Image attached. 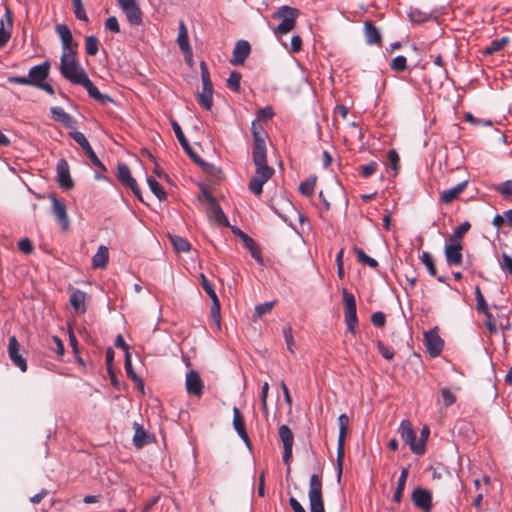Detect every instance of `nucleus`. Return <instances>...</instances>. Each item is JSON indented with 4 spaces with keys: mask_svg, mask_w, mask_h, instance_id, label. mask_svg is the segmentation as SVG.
Listing matches in <instances>:
<instances>
[{
    "mask_svg": "<svg viewBox=\"0 0 512 512\" xmlns=\"http://www.w3.org/2000/svg\"><path fill=\"white\" fill-rule=\"evenodd\" d=\"M253 162L256 166V172L250 180L249 190L259 196L263 192V185L266 183L273 174V169L267 165L266 155H263L262 161H256L253 156Z\"/></svg>",
    "mask_w": 512,
    "mask_h": 512,
    "instance_id": "obj_1",
    "label": "nucleus"
},
{
    "mask_svg": "<svg viewBox=\"0 0 512 512\" xmlns=\"http://www.w3.org/2000/svg\"><path fill=\"white\" fill-rule=\"evenodd\" d=\"M60 72L73 84H79L87 76L85 70L78 66L76 55H61Z\"/></svg>",
    "mask_w": 512,
    "mask_h": 512,
    "instance_id": "obj_2",
    "label": "nucleus"
},
{
    "mask_svg": "<svg viewBox=\"0 0 512 512\" xmlns=\"http://www.w3.org/2000/svg\"><path fill=\"white\" fill-rule=\"evenodd\" d=\"M401 439L409 445L411 451L417 455H422L425 451V439L416 440V434L412 424L408 420H402L399 427Z\"/></svg>",
    "mask_w": 512,
    "mask_h": 512,
    "instance_id": "obj_3",
    "label": "nucleus"
},
{
    "mask_svg": "<svg viewBox=\"0 0 512 512\" xmlns=\"http://www.w3.org/2000/svg\"><path fill=\"white\" fill-rule=\"evenodd\" d=\"M172 127H173V131L178 139V141L180 142L181 146L183 147V149L185 150V152L199 165L201 166H208L209 169H206V171L210 172L211 174L213 175H217V174H220L221 171L220 169H217L216 167L212 166V165H208L206 164L204 161H202L199 156L194 152V150L192 149V147L190 146L189 144V141L186 139L183 131H182V128L181 126L179 125V123L177 121H173L172 122Z\"/></svg>",
    "mask_w": 512,
    "mask_h": 512,
    "instance_id": "obj_4",
    "label": "nucleus"
},
{
    "mask_svg": "<svg viewBox=\"0 0 512 512\" xmlns=\"http://www.w3.org/2000/svg\"><path fill=\"white\" fill-rule=\"evenodd\" d=\"M345 322L348 327V331L352 334L356 333L358 327V318L356 313V300L353 294L349 293L346 289L342 291Z\"/></svg>",
    "mask_w": 512,
    "mask_h": 512,
    "instance_id": "obj_5",
    "label": "nucleus"
},
{
    "mask_svg": "<svg viewBox=\"0 0 512 512\" xmlns=\"http://www.w3.org/2000/svg\"><path fill=\"white\" fill-rule=\"evenodd\" d=\"M310 512H325L322 497V483L318 475L313 474L309 483Z\"/></svg>",
    "mask_w": 512,
    "mask_h": 512,
    "instance_id": "obj_6",
    "label": "nucleus"
},
{
    "mask_svg": "<svg viewBox=\"0 0 512 512\" xmlns=\"http://www.w3.org/2000/svg\"><path fill=\"white\" fill-rule=\"evenodd\" d=\"M349 417L346 414H341L338 417L339 435L337 441V467L338 477L340 478L343 468V460L345 455V439L349 428Z\"/></svg>",
    "mask_w": 512,
    "mask_h": 512,
    "instance_id": "obj_7",
    "label": "nucleus"
},
{
    "mask_svg": "<svg viewBox=\"0 0 512 512\" xmlns=\"http://www.w3.org/2000/svg\"><path fill=\"white\" fill-rule=\"evenodd\" d=\"M55 31L62 42V55H76L78 44L74 42L70 28L66 24H57Z\"/></svg>",
    "mask_w": 512,
    "mask_h": 512,
    "instance_id": "obj_8",
    "label": "nucleus"
},
{
    "mask_svg": "<svg viewBox=\"0 0 512 512\" xmlns=\"http://www.w3.org/2000/svg\"><path fill=\"white\" fill-rule=\"evenodd\" d=\"M251 130L254 138L253 156H255L256 161L260 162L263 159V155H266L265 138L267 134L258 123V120L252 122Z\"/></svg>",
    "mask_w": 512,
    "mask_h": 512,
    "instance_id": "obj_9",
    "label": "nucleus"
},
{
    "mask_svg": "<svg viewBox=\"0 0 512 512\" xmlns=\"http://www.w3.org/2000/svg\"><path fill=\"white\" fill-rule=\"evenodd\" d=\"M463 243L448 240L444 247L446 262L449 266H460L463 263Z\"/></svg>",
    "mask_w": 512,
    "mask_h": 512,
    "instance_id": "obj_10",
    "label": "nucleus"
},
{
    "mask_svg": "<svg viewBox=\"0 0 512 512\" xmlns=\"http://www.w3.org/2000/svg\"><path fill=\"white\" fill-rule=\"evenodd\" d=\"M117 2L131 25L137 26L142 23V12L135 0H117Z\"/></svg>",
    "mask_w": 512,
    "mask_h": 512,
    "instance_id": "obj_11",
    "label": "nucleus"
},
{
    "mask_svg": "<svg viewBox=\"0 0 512 512\" xmlns=\"http://www.w3.org/2000/svg\"><path fill=\"white\" fill-rule=\"evenodd\" d=\"M272 20H280V23L277 25L269 22V26L273 30L275 36L280 39L282 35H286L288 33V5H284L274 12L272 14Z\"/></svg>",
    "mask_w": 512,
    "mask_h": 512,
    "instance_id": "obj_12",
    "label": "nucleus"
},
{
    "mask_svg": "<svg viewBox=\"0 0 512 512\" xmlns=\"http://www.w3.org/2000/svg\"><path fill=\"white\" fill-rule=\"evenodd\" d=\"M57 181L60 187L65 190L72 189L74 182L70 175L69 164L66 159L61 158L56 165Z\"/></svg>",
    "mask_w": 512,
    "mask_h": 512,
    "instance_id": "obj_13",
    "label": "nucleus"
},
{
    "mask_svg": "<svg viewBox=\"0 0 512 512\" xmlns=\"http://www.w3.org/2000/svg\"><path fill=\"white\" fill-rule=\"evenodd\" d=\"M50 71V62L45 61L39 65L33 66L30 68L28 72V78L30 81V86L38 87L42 82H44L48 76Z\"/></svg>",
    "mask_w": 512,
    "mask_h": 512,
    "instance_id": "obj_14",
    "label": "nucleus"
},
{
    "mask_svg": "<svg viewBox=\"0 0 512 512\" xmlns=\"http://www.w3.org/2000/svg\"><path fill=\"white\" fill-rule=\"evenodd\" d=\"M50 200L52 203V212L62 229L66 231L69 227L70 221L67 214V208L63 201L59 200L56 196L51 195Z\"/></svg>",
    "mask_w": 512,
    "mask_h": 512,
    "instance_id": "obj_15",
    "label": "nucleus"
},
{
    "mask_svg": "<svg viewBox=\"0 0 512 512\" xmlns=\"http://www.w3.org/2000/svg\"><path fill=\"white\" fill-rule=\"evenodd\" d=\"M424 340L426 348L432 357L440 355L444 347V342L436 330L425 332Z\"/></svg>",
    "mask_w": 512,
    "mask_h": 512,
    "instance_id": "obj_16",
    "label": "nucleus"
},
{
    "mask_svg": "<svg viewBox=\"0 0 512 512\" xmlns=\"http://www.w3.org/2000/svg\"><path fill=\"white\" fill-rule=\"evenodd\" d=\"M20 345L18 343V340L16 336H11L9 338V344H8V354L10 357V360L13 362L14 365L19 367V369L22 372L27 371V362L25 358L19 353Z\"/></svg>",
    "mask_w": 512,
    "mask_h": 512,
    "instance_id": "obj_17",
    "label": "nucleus"
},
{
    "mask_svg": "<svg viewBox=\"0 0 512 512\" xmlns=\"http://www.w3.org/2000/svg\"><path fill=\"white\" fill-rule=\"evenodd\" d=\"M69 136L84 150L85 154L93 163V165H100V160L98 156L92 149L90 143L88 142L83 133L79 131H72L69 133Z\"/></svg>",
    "mask_w": 512,
    "mask_h": 512,
    "instance_id": "obj_18",
    "label": "nucleus"
},
{
    "mask_svg": "<svg viewBox=\"0 0 512 512\" xmlns=\"http://www.w3.org/2000/svg\"><path fill=\"white\" fill-rule=\"evenodd\" d=\"M412 502L419 509L428 512L432 507V495L423 488H416L412 492Z\"/></svg>",
    "mask_w": 512,
    "mask_h": 512,
    "instance_id": "obj_19",
    "label": "nucleus"
},
{
    "mask_svg": "<svg viewBox=\"0 0 512 512\" xmlns=\"http://www.w3.org/2000/svg\"><path fill=\"white\" fill-rule=\"evenodd\" d=\"M185 387L189 395L201 397L203 382L195 370H190L186 374Z\"/></svg>",
    "mask_w": 512,
    "mask_h": 512,
    "instance_id": "obj_20",
    "label": "nucleus"
},
{
    "mask_svg": "<svg viewBox=\"0 0 512 512\" xmlns=\"http://www.w3.org/2000/svg\"><path fill=\"white\" fill-rule=\"evenodd\" d=\"M251 52V46L246 40H239L233 50V57L231 59L232 65H243Z\"/></svg>",
    "mask_w": 512,
    "mask_h": 512,
    "instance_id": "obj_21",
    "label": "nucleus"
},
{
    "mask_svg": "<svg viewBox=\"0 0 512 512\" xmlns=\"http://www.w3.org/2000/svg\"><path fill=\"white\" fill-rule=\"evenodd\" d=\"M79 85H82L87 90L89 96L102 105L113 101L109 95L102 94L98 90V88L89 79L88 75L79 83Z\"/></svg>",
    "mask_w": 512,
    "mask_h": 512,
    "instance_id": "obj_22",
    "label": "nucleus"
},
{
    "mask_svg": "<svg viewBox=\"0 0 512 512\" xmlns=\"http://www.w3.org/2000/svg\"><path fill=\"white\" fill-rule=\"evenodd\" d=\"M233 428L237 432V434L240 436V438L244 441V443L250 447V439L246 432L245 427V421L244 418L240 412V410L237 407L233 408Z\"/></svg>",
    "mask_w": 512,
    "mask_h": 512,
    "instance_id": "obj_23",
    "label": "nucleus"
},
{
    "mask_svg": "<svg viewBox=\"0 0 512 512\" xmlns=\"http://www.w3.org/2000/svg\"><path fill=\"white\" fill-rule=\"evenodd\" d=\"M53 118L62 123L66 128L75 130L77 128V121L74 117L68 114L62 107L55 106L51 108Z\"/></svg>",
    "mask_w": 512,
    "mask_h": 512,
    "instance_id": "obj_24",
    "label": "nucleus"
},
{
    "mask_svg": "<svg viewBox=\"0 0 512 512\" xmlns=\"http://www.w3.org/2000/svg\"><path fill=\"white\" fill-rule=\"evenodd\" d=\"M70 298L69 302L71 306L78 312V313H85L86 312V293L79 290V289H70Z\"/></svg>",
    "mask_w": 512,
    "mask_h": 512,
    "instance_id": "obj_25",
    "label": "nucleus"
},
{
    "mask_svg": "<svg viewBox=\"0 0 512 512\" xmlns=\"http://www.w3.org/2000/svg\"><path fill=\"white\" fill-rule=\"evenodd\" d=\"M468 181L464 180L457 184L455 187L445 190L440 195V200L445 204H449L456 200L459 195L466 189Z\"/></svg>",
    "mask_w": 512,
    "mask_h": 512,
    "instance_id": "obj_26",
    "label": "nucleus"
},
{
    "mask_svg": "<svg viewBox=\"0 0 512 512\" xmlns=\"http://www.w3.org/2000/svg\"><path fill=\"white\" fill-rule=\"evenodd\" d=\"M134 428V436H133V444L137 449H141L145 445L151 442V437L144 430L143 426L139 423L135 422L133 424Z\"/></svg>",
    "mask_w": 512,
    "mask_h": 512,
    "instance_id": "obj_27",
    "label": "nucleus"
},
{
    "mask_svg": "<svg viewBox=\"0 0 512 512\" xmlns=\"http://www.w3.org/2000/svg\"><path fill=\"white\" fill-rule=\"evenodd\" d=\"M364 33L368 44L375 45L381 43V33L379 29L373 24L372 21L365 22Z\"/></svg>",
    "mask_w": 512,
    "mask_h": 512,
    "instance_id": "obj_28",
    "label": "nucleus"
},
{
    "mask_svg": "<svg viewBox=\"0 0 512 512\" xmlns=\"http://www.w3.org/2000/svg\"><path fill=\"white\" fill-rule=\"evenodd\" d=\"M177 43L183 54L191 53V46L188 38V30L183 21H180L179 23Z\"/></svg>",
    "mask_w": 512,
    "mask_h": 512,
    "instance_id": "obj_29",
    "label": "nucleus"
},
{
    "mask_svg": "<svg viewBox=\"0 0 512 512\" xmlns=\"http://www.w3.org/2000/svg\"><path fill=\"white\" fill-rule=\"evenodd\" d=\"M208 215L211 219H214L218 224L223 225L225 227H229V221L223 212L222 208L218 204V202L208 206L207 208Z\"/></svg>",
    "mask_w": 512,
    "mask_h": 512,
    "instance_id": "obj_30",
    "label": "nucleus"
},
{
    "mask_svg": "<svg viewBox=\"0 0 512 512\" xmlns=\"http://www.w3.org/2000/svg\"><path fill=\"white\" fill-rule=\"evenodd\" d=\"M109 260L108 248L104 245L98 247L97 252L92 258V265L94 268L104 269Z\"/></svg>",
    "mask_w": 512,
    "mask_h": 512,
    "instance_id": "obj_31",
    "label": "nucleus"
},
{
    "mask_svg": "<svg viewBox=\"0 0 512 512\" xmlns=\"http://www.w3.org/2000/svg\"><path fill=\"white\" fill-rule=\"evenodd\" d=\"M116 177L126 187L135 185L136 180L132 177L130 168L126 164H118Z\"/></svg>",
    "mask_w": 512,
    "mask_h": 512,
    "instance_id": "obj_32",
    "label": "nucleus"
},
{
    "mask_svg": "<svg viewBox=\"0 0 512 512\" xmlns=\"http://www.w3.org/2000/svg\"><path fill=\"white\" fill-rule=\"evenodd\" d=\"M5 18L7 20L9 29L7 30L5 28L4 20L2 19L1 23H0V47L5 46L11 36L10 29L12 28V14H11V10L9 7H6Z\"/></svg>",
    "mask_w": 512,
    "mask_h": 512,
    "instance_id": "obj_33",
    "label": "nucleus"
},
{
    "mask_svg": "<svg viewBox=\"0 0 512 512\" xmlns=\"http://www.w3.org/2000/svg\"><path fill=\"white\" fill-rule=\"evenodd\" d=\"M408 474H409L408 468L407 467L402 468L401 474L398 479V484H397L396 490L393 495V501L396 503H400V501L402 499V495H403V491H404V488L406 485Z\"/></svg>",
    "mask_w": 512,
    "mask_h": 512,
    "instance_id": "obj_34",
    "label": "nucleus"
},
{
    "mask_svg": "<svg viewBox=\"0 0 512 512\" xmlns=\"http://www.w3.org/2000/svg\"><path fill=\"white\" fill-rule=\"evenodd\" d=\"M317 177L315 175L309 176L306 180L300 183L299 192L301 195L310 197L314 194L316 187Z\"/></svg>",
    "mask_w": 512,
    "mask_h": 512,
    "instance_id": "obj_35",
    "label": "nucleus"
},
{
    "mask_svg": "<svg viewBox=\"0 0 512 512\" xmlns=\"http://www.w3.org/2000/svg\"><path fill=\"white\" fill-rule=\"evenodd\" d=\"M246 249L249 250L251 256L259 263L263 264V258L261 255V250L258 246V244L250 237L249 239H246L243 243Z\"/></svg>",
    "mask_w": 512,
    "mask_h": 512,
    "instance_id": "obj_36",
    "label": "nucleus"
},
{
    "mask_svg": "<svg viewBox=\"0 0 512 512\" xmlns=\"http://www.w3.org/2000/svg\"><path fill=\"white\" fill-rule=\"evenodd\" d=\"M170 241L177 252H188L191 249L190 243L186 238L177 235H170Z\"/></svg>",
    "mask_w": 512,
    "mask_h": 512,
    "instance_id": "obj_37",
    "label": "nucleus"
},
{
    "mask_svg": "<svg viewBox=\"0 0 512 512\" xmlns=\"http://www.w3.org/2000/svg\"><path fill=\"white\" fill-rule=\"evenodd\" d=\"M508 41L507 37L494 39L487 47H485L483 51L484 55H492L495 52L502 50L507 45Z\"/></svg>",
    "mask_w": 512,
    "mask_h": 512,
    "instance_id": "obj_38",
    "label": "nucleus"
},
{
    "mask_svg": "<svg viewBox=\"0 0 512 512\" xmlns=\"http://www.w3.org/2000/svg\"><path fill=\"white\" fill-rule=\"evenodd\" d=\"M470 228L471 224L468 221H464L462 224H460L454 229L449 239L453 240V242L463 243V236L469 231Z\"/></svg>",
    "mask_w": 512,
    "mask_h": 512,
    "instance_id": "obj_39",
    "label": "nucleus"
},
{
    "mask_svg": "<svg viewBox=\"0 0 512 512\" xmlns=\"http://www.w3.org/2000/svg\"><path fill=\"white\" fill-rule=\"evenodd\" d=\"M148 186L150 190L153 192V194L159 199V200H165L167 197V194L162 187V185L156 181L154 178L149 177L147 179Z\"/></svg>",
    "mask_w": 512,
    "mask_h": 512,
    "instance_id": "obj_40",
    "label": "nucleus"
},
{
    "mask_svg": "<svg viewBox=\"0 0 512 512\" xmlns=\"http://www.w3.org/2000/svg\"><path fill=\"white\" fill-rule=\"evenodd\" d=\"M279 436L283 443V456L284 464H288V425H281L279 428Z\"/></svg>",
    "mask_w": 512,
    "mask_h": 512,
    "instance_id": "obj_41",
    "label": "nucleus"
},
{
    "mask_svg": "<svg viewBox=\"0 0 512 512\" xmlns=\"http://www.w3.org/2000/svg\"><path fill=\"white\" fill-rule=\"evenodd\" d=\"M198 103L206 110H211L213 106V91H204L197 93Z\"/></svg>",
    "mask_w": 512,
    "mask_h": 512,
    "instance_id": "obj_42",
    "label": "nucleus"
},
{
    "mask_svg": "<svg viewBox=\"0 0 512 512\" xmlns=\"http://www.w3.org/2000/svg\"><path fill=\"white\" fill-rule=\"evenodd\" d=\"M354 252L360 263L366 264L371 268H376L378 266V262L374 258L368 256L361 248L354 247Z\"/></svg>",
    "mask_w": 512,
    "mask_h": 512,
    "instance_id": "obj_43",
    "label": "nucleus"
},
{
    "mask_svg": "<svg viewBox=\"0 0 512 512\" xmlns=\"http://www.w3.org/2000/svg\"><path fill=\"white\" fill-rule=\"evenodd\" d=\"M420 259H421V262L423 263V265L427 268L428 273L431 276H434V277L437 276V270H436V267L434 264V259H433L432 255L429 252L424 251L422 253Z\"/></svg>",
    "mask_w": 512,
    "mask_h": 512,
    "instance_id": "obj_44",
    "label": "nucleus"
},
{
    "mask_svg": "<svg viewBox=\"0 0 512 512\" xmlns=\"http://www.w3.org/2000/svg\"><path fill=\"white\" fill-rule=\"evenodd\" d=\"M85 50L89 56H95L99 51V41L95 36H87L85 39Z\"/></svg>",
    "mask_w": 512,
    "mask_h": 512,
    "instance_id": "obj_45",
    "label": "nucleus"
},
{
    "mask_svg": "<svg viewBox=\"0 0 512 512\" xmlns=\"http://www.w3.org/2000/svg\"><path fill=\"white\" fill-rule=\"evenodd\" d=\"M274 305L275 301L257 305L254 310L253 320L256 321L257 319H260L263 315L269 313Z\"/></svg>",
    "mask_w": 512,
    "mask_h": 512,
    "instance_id": "obj_46",
    "label": "nucleus"
},
{
    "mask_svg": "<svg viewBox=\"0 0 512 512\" xmlns=\"http://www.w3.org/2000/svg\"><path fill=\"white\" fill-rule=\"evenodd\" d=\"M124 366L128 377H130L134 382L139 383L143 388L142 380L136 375L132 368L131 356L129 352H127L125 355Z\"/></svg>",
    "mask_w": 512,
    "mask_h": 512,
    "instance_id": "obj_47",
    "label": "nucleus"
},
{
    "mask_svg": "<svg viewBox=\"0 0 512 512\" xmlns=\"http://www.w3.org/2000/svg\"><path fill=\"white\" fill-rule=\"evenodd\" d=\"M241 74L237 71H232L227 79V86L234 92L240 91Z\"/></svg>",
    "mask_w": 512,
    "mask_h": 512,
    "instance_id": "obj_48",
    "label": "nucleus"
},
{
    "mask_svg": "<svg viewBox=\"0 0 512 512\" xmlns=\"http://www.w3.org/2000/svg\"><path fill=\"white\" fill-rule=\"evenodd\" d=\"M71 2L74 8L75 17L81 21H88L82 0H71Z\"/></svg>",
    "mask_w": 512,
    "mask_h": 512,
    "instance_id": "obj_49",
    "label": "nucleus"
},
{
    "mask_svg": "<svg viewBox=\"0 0 512 512\" xmlns=\"http://www.w3.org/2000/svg\"><path fill=\"white\" fill-rule=\"evenodd\" d=\"M476 308L479 312H486L489 308L479 286L475 288Z\"/></svg>",
    "mask_w": 512,
    "mask_h": 512,
    "instance_id": "obj_50",
    "label": "nucleus"
},
{
    "mask_svg": "<svg viewBox=\"0 0 512 512\" xmlns=\"http://www.w3.org/2000/svg\"><path fill=\"white\" fill-rule=\"evenodd\" d=\"M494 189L502 196L510 197L512 196V180H506L500 184H497Z\"/></svg>",
    "mask_w": 512,
    "mask_h": 512,
    "instance_id": "obj_51",
    "label": "nucleus"
},
{
    "mask_svg": "<svg viewBox=\"0 0 512 512\" xmlns=\"http://www.w3.org/2000/svg\"><path fill=\"white\" fill-rule=\"evenodd\" d=\"M485 315V326L491 334L497 333L496 319L488 309L486 312H482Z\"/></svg>",
    "mask_w": 512,
    "mask_h": 512,
    "instance_id": "obj_52",
    "label": "nucleus"
},
{
    "mask_svg": "<svg viewBox=\"0 0 512 512\" xmlns=\"http://www.w3.org/2000/svg\"><path fill=\"white\" fill-rule=\"evenodd\" d=\"M200 280H201L202 288L207 293V295L210 297V299L218 297L214 290L213 285L211 284V282L207 279V277L203 273L200 274Z\"/></svg>",
    "mask_w": 512,
    "mask_h": 512,
    "instance_id": "obj_53",
    "label": "nucleus"
},
{
    "mask_svg": "<svg viewBox=\"0 0 512 512\" xmlns=\"http://www.w3.org/2000/svg\"><path fill=\"white\" fill-rule=\"evenodd\" d=\"M377 348H378V352L386 360H392L394 358V355H395L394 350L392 348L386 346L382 341L377 342Z\"/></svg>",
    "mask_w": 512,
    "mask_h": 512,
    "instance_id": "obj_54",
    "label": "nucleus"
},
{
    "mask_svg": "<svg viewBox=\"0 0 512 512\" xmlns=\"http://www.w3.org/2000/svg\"><path fill=\"white\" fill-rule=\"evenodd\" d=\"M406 58L402 55L396 56L391 62V69L396 72H402L406 70Z\"/></svg>",
    "mask_w": 512,
    "mask_h": 512,
    "instance_id": "obj_55",
    "label": "nucleus"
},
{
    "mask_svg": "<svg viewBox=\"0 0 512 512\" xmlns=\"http://www.w3.org/2000/svg\"><path fill=\"white\" fill-rule=\"evenodd\" d=\"M377 167H378L377 162L371 161L370 163H368L366 165L360 166L359 169L361 171V175L364 178H368L376 172Z\"/></svg>",
    "mask_w": 512,
    "mask_h": 512,
    "instance_id": "obj_56",
    "label": "nucleus"
},
{
    "mask_svg": "<svg viewBox=\"0 0 512 512\" xmlns=\"http://www.w3.org/2000/svg\"><path fill=\"white\" fill-rule=\"evenodd\" d=\"M441 395L443 398V403L446 407H449L456 402V396L452 393V391L449 388H442Z\"/></svg>",
    "mask_w": 512,
    "mask_h": 512,
    "instance_id": "obj_57",
    "label": "nucleus"
},
{
    "mask_svg": "<svg viewBox=\"0 0 512 512\" xmlns=\"http://www.w3.org/2000/svg\"><path fill=\"white\" fill-rule=\"evenodd\" d=\"M387 156H388V160L391 165V168L395 171V174H396L399 169V161H400L399 155L394 149H391L388 151Z\"/></svg>",
    "mask_w": 512,
    "mask_h": 512,
    "instance_id": "obj_58",
    "label": "nucleus"
},
{
    "mask_svg": "<svg viewBox=\"0 0 512 512\" xmlns=\"http://www.w3.org/2000/svg\"><path fill=\"white\" fill-rule=\"evenodd\" d=\"M371 322L376 327H383L386 323V317L383 312H375L371 315Z\"/></svg>",
    "mask_w": 512,
    "mask_h": 512,
    "instance_id": "obj_59",
    "label": "nucleus"
},
{
    "mask_svg": "<svg viewBox=\"0 0 512 512\" xmlns=\"http://www.w3.org/2000/svg\"><path fill=\"white\" fill-rule=\"evenodd\" d=\"M105 28L107 30H110L113 33H119L120 32V25H119V22H118L117 18L115 16L109 17L105 21Z\"/></svg>",
    "mask_w": 512,
    "mask_h": 512,
    "instance_id": "obj_60",
    "label": "nucleus"
},
{
    "mask_svg": "<svg viewBox=\"0 0 512 512\" xmlns=\"http://www.w3.org/2000/svg\"><path fill=\"white\" fill-rule=\"evenodd\" d=\"M18 248L24 254H31L33 252L32 242L28 238H23L18 242Z\"/></svg>",
    "mask_w": 512,
    "mask_h": 512,
    "instance_id": "obj_61",
    "label": "nucleus"
},
{
    "mask_svg": "<svg viewBox=\"0 0 512 512\" xmlns=\"http://www.w3.org/2000/svg\"><path fill=\"white\" fill-rule=\"evenodd\" d=\"M302 48V38L299 35H294L290 39V52H299Z\"/></svg>",
    "mask_w": 512,
    "mask_h": 512,
    "instance_id": "obj_62",
    "label": "nucleus"
},
{
    "mask_svg": "<svg viewBox=\"0 0 512 512\" xmlns=\"http://www.w3.org/2000/svg\"><path fill=\"white\" fill-rule=\"evenodd\" d=\"M274 112L271 107H264L258 110L256 120H268L271 119Z\"/></svg>",
    "mask_w": 512,
    "mask_h": 512,
    "instance_id": "obj_63",
    "label": "nucleus"
},
{
    "mask_svg": "<svg viewBox=\"0 0 512 512\" xmlns=\"http://www.w3.org/2000/svg\"><path fill=\"white\" fill-rule=\"evenodd\" d=\"M212 300V307H211V315L214 320H216L219 323L220 319V302L218 297L211 298Z\"/></svg>",
    "mask_w": 512,
    "mask_h": 512,
    "instance_id": "obj_64",
    "label": "nucleus"
}]
</instances>
